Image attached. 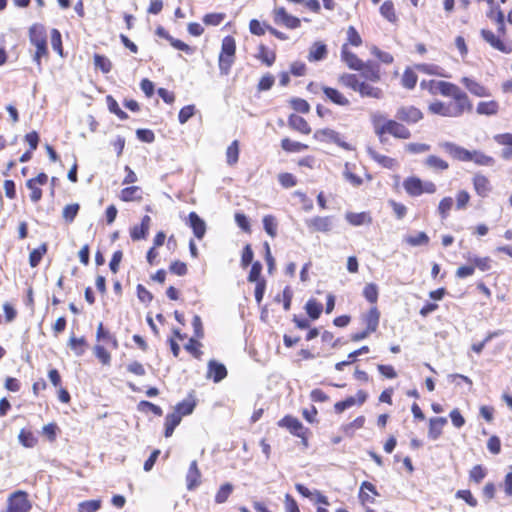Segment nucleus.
<instances>
[{
	"label": "nucleus",
	"instance_id": "obj_40",
	"mask_svg": "<svg viewBox=\"0 0 512 512\" xmlns=\"http://www.w3.org/2000/svg\"><path fill=\"white\" fill-rule=\"evenodd\" d=\"M305 309L309 317L313 320H316L320 317L321 312L323 310V306L321 303L317 302L315 299H310L307 301L305 305Z\"/></svg>",
	"mask_w": 512,
	"mask_h": 512
},
{
	"label": "nucleus",
	"instance_id": "obj_17",
	"mask_svg": "<svg viewBox=\"0 0 512 512\" xmlns=\"http://www.w3.org/2000/svg\"><path fill=\"white\" fill-rule=\"evenodd\" d=\"M201 483V472L198 468L197 462L192 461L187 475H186V486L188 490H194Z\"/></svg>",
	"mask_w": 512,
	"mask_h": 512
},
{
	"label": "nucleus",
	"instance_id": "obj_48",
	"mask_svg": "<svg viewBox=\"0 0 512 512\" xmlns=\"http://www.w3.org/2000/svg\"><path fill=\"white\" fill-rule=\"evenodd\" d=\"M235 51H236V44H235L234 38L231 36H226L222 40L220 54H225L226 56H235Z\"/></svg>",
	"mask_w": 512,
	"mask_h": 512
},
{
	"label": "nucleus",
	"instance_id": "obj_34",
	"mask_svg": "<svg viewBox=\"0 0 512 512\" xmlns=\"http://www.w3.org/2000/svg\"><path fill=\"white\" fill-rule=\"evenodd\" d=\"M368 155L378 164H380L384 168H392L395 165V160L393 158L387 157L385 155H381L376 152L371 147L367 148Z\"/></svg>",
	"mask_w": 512,
	"mask_h": 512
},
{
	"label": "nucleus",
	"instance_id": "obj_22",
	"mask_svg": "<svg viewBox=\"0 0 512 512\" xmlns=\"http://www.w3.org/2000/svg\"><path fill=\"white\" fill-rule=\"evenodd\" d=\"M473 185L476 193L480 197H486L491 191V185L488 178L482 174H476L474 176Z\"/></svg>",
	"mask_w": 512,
	"mask_h": 512
},
{
	"label": "nucleus",
	"instance_id": "obj_31",
	"mask_svg": "<svg viewBox=\"0 0 512 512\" xmlns=\"http://www.w3.org/2000/svg\"><path fill=\"white\" fill-rule=\"evenodd\" d=\"M446 423V418H430L429 437L434 440L437 439L442 434L443 427Z\"/></svg>",
	"mask_w": 512,
	"mask_h": 512
},
{
	"label": "nucleus",
	"instance_id": "obj_26",
	"mask_svg": "<svg viewBox=\"0 0 512 512\" xmlns=\"http://www.w3.org/2000/svg\"><path fill=\"white\" fill-rule=\"evenodd\" d=\"M288 123L292 129L297 130L300 133L309 134L311 132L309 124L301 116L292 114L288 119Z\"/></svg>",
	"mask_w": 512,
	"mask_h": 512
},
{
	"label": "nucleus",
	"instance_id": "obj_2",
	"mask_svg": "<svg viewBox=\"0 0 512 512\" xmlns=\"http://www.w3.org/2000/svg\"><path fill=\"white\" fill-rule=\"evenodd\" d=\"M32 508L29 495L23 490H17L7 499L6 509L2 512H30Z\"/></svg>",
	"mask_w": 512,
	"mask_h": 512
},
{
	"label": "nucleus",
	"instance_id": "obj_37",
	"mask_svg": "<svg viewBox=\"0 0 512 512\" xmlns=\"http://www.w3.org/2000/svg\"><path fill=\"white\" fill-rule=\"evenodd\" d=\"M239 159V142L234 140L226 150V162L229 166H233Z\"/></svg>",
	"mask_w": 512,
	"mask_h": 512
},
{
	"label": "nucleus",
	"instance_id": "obj_49",
	"mask_svg": "<svg viewBox=\"0 0 512 512\" xmlns=\"http://www.w3.org/2000/svg\"><path fill=\"white\" fill-rule=\"evenodd\" d=\"M486 469L482 465H475L469 471L470 481L479 484L486 477Z\"/></svg>",
	"mask_w": 512,
	"mask_h": 512
},
{
	"label": "nucleus",
	"instance_id": "obj_62",
	"mask_svg": "<svg viewBox=\"0 0 512 512\" xmlns=\"http://www.w3.org/2000/svg\"><path fill=\"white\" fill-rule=\"evenodd\" d=\"M224 19H225L224 13H209L203 17V22L206 25L217 26V25H220Z\"/></svg>",
	"mask_w": 512,
	"mask_h": 512
},
{
	"label": "nucleus",
	"instance_id": "obj_24",
	"mask_svg": "<svg viewBox=\"0 0 512 512\" xmlns=\"http://www.w3.org/2000/svg\"><path fill=\"white\" fill-rule=\"evenodd\" d=\"M461 82L472 94L478 97H485L489 95L487 89L483 85L469 77H463Z\"/></svg>",
	"mask_w": 512,
	"mask_h": 512
},
{
	"label": "nucleus",
	"instance_id": "obj_9",
	"mask_svg": "<svg viewBox=\"0 0 512 512\" xmlns=\"http://www.w3.org/2000/svg\"><path fill=\"white\" fill-rule=\"evenodd\" d=\"M378 496L379 493L374 484L369 481L361 483L358 498L363 506L374 504Z\"/></svg>",
	"mask_w": 512,
	"mask_h": 512
},
{
	"label": "nucleus",
	"instance_id": "obj_25",
	"mask_svg": "<svg viewBox=\"0 0 512 512\" xmlns=\"http://www.w3.org/2000/svg\"><path fill=\"white\" fill-rule=\"evenodd\" d=\"M367 332H375L379 325L380 312L376 307H372L367 314L364 315Z\"/></svg>",
	"mask_w": 512,
	"mask_h": 512
},
{
	"label": "nucleus",
	"instance_id": "obj_45",
	"mask_svg": "<svg viewBox=\"0 0 512 512\" xmlns=\"http://www.w3.org/2000/svg\"><path fill=\"white\" fill-rule=\"evenodd\" d=\"M405 241L409 245L416 247L428 244L429 237L425 232H418L416 235L407 236Z\"/></svg>",
	"mask_w": 512,
	"mask_h": 512
},
{
	"label": "nucleus",
	"instance_id": "obj_39",
	"mask_svg": "<svg viewBox=\"0 0 512 512\" xmlns=\"http://www.w3.org/2000/svg\"><path fill=\"white\" fill-rule=\"evenodd\" d=\"M46 252H47V244L46 243L41 244L38 248L31 251L30 255H29L30 266L33 268L38 266L42 260V257L44 256V254H46Z\"/></svg>",
	"mask_w": 512,
	"mask_h": 512
},
{
	"label": "nucleus",
	"instance_id": "obj_44",
	"mask_svg": "<svg viewBox=\"0 0 512 512\" xmlns=\"http://www.w3.org/2000/svg\"><path fill=\"white\" fill-rule=\"evenodd\" d=\"M453 199L451 197H444L438 205L437 211L442 220H445L449 216V212L453 207Z\"/></svg>",
	"mask_w": 512,
	"mask_h": 512
},
{
	"label": "nucleus",
	"instance_id": "obj_35",
	"mask_svg": "<svg viewBox=\"0 0 512 512\" xmlns=\"http://www.w3.org/2000/svg\"><path fill=\"white\" fill-rule=\"evenodd\" d=\"M19 442L26 448H33L37 445L38 439L29 429H22L18 435Z\"/></svg>",
	"mask_w": 512,
	"mask_h": 512
},
{
	"label": "nucleus",
	"instance_id": "obj_60",
	"mask_svg": "<svg viewBox=\"0 0 512 512\" xmlns=\"http://www.w3.org/2000/svg\"><path fill=\"white\" fill-rule=\"evenodd\" d=\"M430 145L425 143H408L405 150L411 154H421L430 150Z\"/></svg>",
	"mask_w": 512,
	"mask_h": 512
},
{
	"label": "nucleus",
	"instance_id": "obj_63",
	"mask_svg": "<svg viewBox=\"0 0 512 512\" xmlns=\"http://www.w3.org/2000/svg\"><path fill=\"white\" fill-rule=\"evenodd\" d=\"M284 507L286 512H300L297 501L289 493L285 494Z\"/></svg>",
	"mask_w": 512,
	"mask_h": 512
},
{
	"label": "nucleus",
	"instance_id": "obj_51",
	"mask_svg": "<svg viewBox=\"0 0 512 512\" xmlns=\"http://www.w3.org/2000/svg\"><path fill=\"white\" fill-rule=\"evenodd\" d=\"M106 103L108 109L111 113L116 114L121 120H125L128 118L127 113L120 109L117 101L110 95L106 97Z\"/></svg>",
	"mask_w": 512,
	"mask_h": 512
},
{
	"label": "nucleus",
	"instance_id": "obj_50",
	"mask_svg": "<svg viewBox=\"0 0 512 512\" xmlns=\"http://www.w3.org/2000/svg\"><path fill=\"white\" fill-rule=\"evenodd\" d=\"M363 296L365 297V299L374 304L377 302L378 300V287L376 284L374 283H369V284H366L364 289H363Z\"/></svg>",
	"mask_w": 512,
	"mask_h": 512
},
{
	"label": "nucleus",
	"instance_id": "obj_23",
	"mask_svg": "<svg viewBox=\"0 0 512 512\" xmlns=\"http://www.w3.org/2000/svg\"><path fill=\"white\" fill-rule=\"evenodd\" d=\"M405 191L412 197L422 195V180L418 177H408L403 182Z\"/></svg>",
	"mask_w": 512,
	"mask_h": 512
},
{
	"label": "nucleus",
	"instance_id": "obj_55",
	"mask_svg": "<svg viewBox=\"0 0 512 512\" xmlns=\"http://www.w3.org/2000/svg\"><path fill=\"white\" fill-rule=\"evenodd\" d=\"M51 46L59 55H63L62 37L57 29H52L51 31Z\"/></svg>",
	"mask_w": 512,
	"mask_h": 512
},
{
	"label": "nucleus",
	"instance_id": "obj_61",
	"mask_svg": "<svg viewBox=\"0 0 512 512\" xmlns=\"http://www.w3.org/2000/svg\"><path fill=\"white\" fill-rule=\"evenodd\" d=\"M201 343L194 338H191L187 344H185L184 348L191 353L195 358L200 359L202 355V351L199 349Z\"/></svg>",
	"mask_w": 512,
	"mask_h": 512
},
{
	"label": "nucleus",
	"instance_id": "obj_7",
	"mask_svg": "<svg viewBox=\"0 0 512 512\" xmlns=\"http://www.w3.org/2000/svg\"><path fill=\"white\" fill-rule=\"evenodd\" d=\"M273 19L277 25H283L289 29H295L300 26V19L288 14L284 7H277L273 10Z\"/></svg>",
	"mask_w": 512,
	"mask_h": 512
},
{
	"label": "nucleus",
	"instance_id": "obj_64",
	"mask_svg": "<svg viewBox=\"0 0 512 512\" xmlns=\"http://www.w3.org/2000/svg\"><path fill=\"white\" fill-rule=\"evenodd\" d=\"M501 487L503 488L506 496L512 499V466H509V472L505 475Z\"/></svg>",
	"mask_w": 512,
	"mask_h": 512
},
{
	"label": "nucleus",
	"instance_id": "obj_8",
	"mask_svg": "<svg viewBox=\"0 0 512 512\" xmlns=\"http://www.w3.org/2000/svg\"><path fill=\"white\" fill-rule=\"evenodd\" d=\"M395 117L408 124H415L423 118V113L414 106H401L398 108Z\"/></svg>",
	"mask_w": 512,
	"mask_h": 512
},
{
	"label": "nucleus",
	"instance_id": "obj_36",
	"mask_svg": "<svg viewBox=\"0 0 512 512\" xmlns=\"http://www.w3.org/2000/svg\"><path fill=\"white\" fill-rule=\"evenodd\" d=\"M424 163L428 168L435 171H444L449 168V164L445 160L435 155L428 156Z\"/></svg>",
	"mask_w": 512,
	"mask_h": 512
},
{
	"label": "nucleus",
	"instance_id": "obj_56",
	"mask_svg": "<svg viewBox=\"0 0 512 512\" xmlns=\"http://www.w3.org/2000/svg\"><path fill=\"white\" fill-rule=\"evenodd\" d=\"M417 83V75L410 69H406L402 76V85L407 89H413Z\"/></svg>",
	"mask_w": 512,
	"mask_h": 512
},
{
	"label": "nucleus",
	"instance_id": "obj_53",
	"mask_svg": "<svg viewBox=\"0 0 512 512\" xmlns=\"http://www.w3.org/2000/svg\"><path fill=\"white\" fill-rule=\"evenodd\" d=\"M86 341L83 337H71L69 340V347L74 351L77 356H81L85 352Z\"/></svg>",
	"mask_w": 512,
	"mask_h": 512
},
{
	"label": "nucleus",
	"instance_id": "obj_11",
	"mask_svg": "<svg viewBox=\"0 0 512 512\" xmlns=\"http://www.w3.org/2000/svg\"><path fill=\"white\" fill-rule=\"evenodd\" d=\"M439 146L443 148L452 157L460 161H470L472 151H469L461 146L456 145L452 142H443Z\"/></svg>",
	"mask_w": 512,
	"mask_h": 512
},
{
	"label": "nucleus",
	"instance_id": "obj_19",
	"mask_svg": "<svg viewBox=\"0 0 512 512\" xmlns=\"http://www.w3.org/2000/svg\"><path fill=\"white\" fill-rule=\"evenodd\" d=\"M341 58L352 70L357 71L360 68H362L363 61L359 59L356 54H354L348 49L347 44H344L341 48Z\"/></svg>",
	"mask_w": 512,
	"mask_h": 512
},
{
	"label": "nucleus",
	"instance_id": "obj_43",
	"mask_svg": "<svg viewBox=\"0 0 512 512\" xmlns=\"http://www.w3.org/2000/svg\"><path fill=\"white\" fill-rule=\"evenodd\" d=\"M281 147L283 150L287 152H300L302 150L307 149V145L300 142L292 141L289 138L282 139Z\"/></svg>",
	"mask_w": 512,
	"mask_h": 512
},
{
	"label": "nucleus",
	"instance_id": "obj_32",
	"mask_svg": "<svg viewBox=\"0 0 512 512\" xmlns=\"http://www.w3.org/2000/svg\"><path fill=\"white\" fill-rule=\"evenodd\" d=\"M346 220L353 226H361L364 224H370L372 222L370 215L366 212H349L346 214Z\"/></svg>",
	"mask_w": 512,
	"mask_h": 512
},
{
	"label": "nucleus",
	"instance_id": "obj_47",
	"mask_svg": "<svg viewBox=\"0 0 512 512\" xmlns=\"http://www.w3.org/2000/svg\"><path fill=\"white\" fill-rule=\"evenodd\" d=\"M235 56H226L225 54L219 55V70L222 75H228L231 69V66L234 63Z\"/></svg>",
	"mask_w": 512,
	"mask_h": 512
},
{
	"label": "nucleus",
	"instance_id": "obj_13",
	"mask_svg": "<svg viewBox=\"0 0 512 512\" xmlns=\"http://www.w3.org/2000/svg\"><path fill=\"white\" fill-rule=\"evenodd\" d=\"M358 71L361 72L360 77L366 81L378 82L381 79L380 67L375 62H363L362 68H360Z\"/></svg>",
	"mask_w": 512,
	"mask_h": 512
},
{
	"label": "nucleus",
	"instance_id": "obj_41",
	"mask_svg": "<svg viewBox=\"0 0 512 512\" xmlns=\"http://www.w3.org/2000/svg\"><path fill=\"white\" fill-rule=\"evenodd\" d=\"M195 407V401L193 399H185L176 405L177 416H187L191 414Z\"/></svg>",
	"mask_w": 512,
	"mask_h": 512
},
{
	"label": "nucleus",
	"instance_id": "obj_30",
	"mask_svg": "<svg viewBox=\"0 0 512 512\" xmlns=\"http://www.w3.org/2000/svg\"><path fill=\"white\" fill-rule=\"evenodd\" d=\"M120 199L125 202L138 201L142 199V190L138 186H130L122 189Z\"/></svg>",
	"mask_w": 512,
	"mask_h": 512
},
{
	"label": "nucleus",
	"instance_id": "obj_38",
	"mask_svg": "<svg viewBox=\"0 0 512 512\" xmlns=\"http://www.w3.org/2000/svg\"><path fill=\"white\" fill-rule=\"evenodd\" d=\"M233 492V485L230 483H224L220 486L215 494V502L217 504L225 503Z\"/></svg>",
	"mask_w": 512,
	"mask_h": 512
},
{
	"label": "nucleus",
	"instance_id": "obj_4",
	"mask_svg": "<svg viewBox=\"0 0 512 512\" xmlns=\"http://www.w3.org/2000/svg\"><path fill=\"white\" fill-rule=\"evenodd\" d=\"M314 138L321 142L334 143L348 151L353 150L352 145L345 142L338 132L330 128L316 130L314 132Z\"/></svg>",
	"mask_w": 512,
	"mask_h": 512
},
{
	"label": "nucleus",
	"instance_id": "obj_58",
	"mask_svg": "<svg viewBox=\"0 0 512 512\" xmlns=\"http://www.w3.org/2000/svg\"><path fill=\"white\" fill-rule=\"evenodd\" d=\"M455 496L456 498L464 500L471 507H476L478 505L477 499L468 489L458 490Z\"/></svg>",
	"mask_w": 512,
	"mask_h": 512
},
{
	"label": "nucleus",
	"instance_id": "obj_27",
	"mask_svg": "<svg viewBox=\"0 0 512 512\" xmlns=\"http://www.w3.org/2000/svg\"><path fill=\"white\" fill-rule=\"evenodd\" d=\"M338 81L341 85L352 89L355 92L359 91L361 82L359 76L356 74L344 73L339 76Z\"/></svg>",
	"mask_w": 512,
	"mask_h": 512
},
{
	"label": "nucleus",
	"instance_id": "obj_21",
	"mask_svg": "<svg viewBox=\"0 0 512 512\" xmlns=\"http://www.w3.org/2000/svg\"><path fill=\"white\" fill-rule=\"evenodd\" d=\"M494 141L498 143L499 145L505 146V148L502 150V157L504 159H511L512 158V134L510 133H504V134H497L494 137Z\"/></svg>",
	"mask_w": 512,
	"mask_h": 512
},
{
	"label": "nucleus",
	"instance_id": "obj_33",
	"mask_svg": "<svg viewBox=\"0 0 512 512\" xmlns=\"http://www.w3.org/2000/svg\"><path fill=\"white\" fill-rule=\"evenodd\" d=\"M327 55V47L324 43L316 42L313 44V46L310 49L308 60L313 61H320L324 59Z\"/></svg>",
	"mask_w": 512,
	"mask_h": 512
},
{
	"label": "nucleus",
	"instance_id": "obj_5",
	"mask_svg": "<svg viewBox=\"0 0 512 512\" xmlns=\"http://www.w3.org/2000/svg\"><path fill=\"white\" fill-rule=\"evenodd\" d=\"M376 132L379 135L388 133L399 139H408L411 136L409 129L395 120L386 121Z\"/></svg>",
	"mask_w": 512,
	"mask_h": 512
},
{
	"label": "nucleus",
	"instance_id": "obj_16",
	"mask_svg": "<svg viewBox=\"0 0 512 512\" xmlns=\"http://www.w3.org/2000/svg\"><path fill=\"white\" fill-rule=\"evenodd\" d=\"M481 35L483 39L489 43L494 49H497L503 53H510L512 51L511 46L505 44L499 37H497L492 31L482 29Z\"/></svg>",
	"mask_w": 512,
	"mask_h": 512
},
{
	"label": "nucleus",
	"instance_id": "obj_3",
	"mask_svg": "<svg viewBox=\"0 0 512 512\" xmlns=\"http://www.w3.org/2000/svg\"><path fill=\"white\" fill-rule=\"evenodd\" d=\"M278 425L287 428L291 434L301 438L304 448L308 447L309 430L297 418H281Z\"/></svg>",
	"mask_w": 512,
	"mask_h": 512
},
{
	"label": "nucleus",
	"instance_id": "obj_59",
	"mask_svg": "<svg viewBox=\"0 0 512 512\" xmlns=\"http://www.w3.org/2000/svg\"><path fill=\"white\" fill-rule=\"evenodd\" d=\"M59 431V427L56 423L52 422L45 425L42 428V434L50 441L53 442L56 440L57 433Z\"/></svg>",
	"mask_w": 512,
	"mask_h": 512
},
{
	"label": "nucleus",
	"instance_id": "obj_46",
	"mask_svg": "<svg viewBox=\"0 0 512 512\" xmlns=\"http://www.w3.org/2000/svg\"><path fill=\"white\" fill-rule=\"evenodd\" d=\"M381 15L389 22L394 23L397 20L394 5L391 1H385L380 7Z\"/></svg>",
	"mask_w": 512,
	"mask_h": 512
},
{
	"label": "nucleus",
	"instance_id": "obj_18",
	"mask_svg": "<svg viewBox=\"0 0 512 512\" xmlns=\"http://www.w3.org/2000/svg\"><path fill=\"white\" fill-rule=\"evenodd\" d=\"M29 39L34 46L47 43L46 29L42 24H33L29 29Z\"/></svg>",
	"mask_w": 512,
	"mask_h": 512
},
{
	"label": "nucleus",
	"instance_id": "obj_6",
	"mask_svg": "<svg viewBox=\"0 0 512 512\" xmlns=\"http://www.w3.org/2000/svg\"><path fill=\"white\" fill-rule=\"evenodd\" d=\"M440 87V94L443 96H450L454 102L464 103L465 105H472L467 94L463 92L457 85L442 81L438 84Z\"/></svg>",
	"mask_w": 512,
	"mask_h": 512
},
{
	"label": "nucleus",
	"instance_id": "obj_1",
	"mask_svg": "<svg viewBox=\"0 0 512 512\" xmlns=\"http://www.w3.org/2000/svg\"><path fill=\"white\" fill-rule=\"evenodd\" d=\"M472 105H465L459 102H441L435 101L428 106V110L432 114L443 117L456 118L460 117L464 111H471Z\"/></svg>",
	"mask_w": 512,
	"mask_h": 512
},
{
	"label": "nucleus",
	"instance_id": "obj_28",
	"mask_svg": "<svg viewBox=\"0 0 512 512\" xmlns=\"http://www.w3.org/2000/svg\"><path fill=\"white\" fill-rule=\"evenodd\" d=\"M358 93L361 97H369L374 99L383 98V91L378 87H374L368 84L366 81L361 82Z\"/></svg>",
	"mask_w": 512,
	"mask_h": 512
},
{
	"label": "nucleus",
	"instance_id": "obj_29",
	"mask_svg": "<svg viewBox=\"0 0 512 512\" xmlns=\"http://www.w3.org/2000/svg\"><path fill=\"white\" fill-rule=\"evenodd\" d=\"M499 104L496 101H481L478 103L476 112L480 115L493 116L498 113Z\"/></svg>",
	"mask_w": 512,
	"mask_h": 512
},
{
	"label": "nucleus",
	"instance_id": "obj_20",
	"mask_svg": "<svg viewBox=\"0 0 512 512\" xmlns=\"http://www.w3.org/2000/svg\"><path fill=\"white\" fill-rule=\"evenodd\" d=\"M325 96L333 103L339 106H348L349 100L337 89L328 86H321Z\"/></svg>",
	"mask_w": 512,
	"mask_h": 512
},
{
	"label": "nucleus",
	"instance_id": "obj_10",
	"mask_svg": "<svg viewBox=\"0 0 512 512\" xmlns=\"http://www.w3.org/2000/svg\"><path fill=\"white\" fill-rule=\"evenodd\" d=\"M310 232H329L332 229L333 221L330 216H315L305 220Z\"/></svg>",
	"mask_w": 512,
	"mask_h": 512
},
{
	"label": "nucleus",
	"instance_id": "obj_52",
	"mask_svg": "<svg viewBox=\"0 0 512 512\" xmlns=\"http://www.w3.org/2000/svg\"><path fill=\"white\" fill-rule=\"evenodd\" d=\"M263 227L268 235L275 237L277 234V221L274 216L266 215L263 218Z\"/></svg>",
	"mask_w": 512,
	"mask_h": 512
},
{
	"label": "nucleus",
	"instance_id": "obj_42",
	"mask_svg": "<svg viewBox=\"0 0 512 512\" xmlns=\"http://www.w3.org/2000/svg\"><path fill=\"white\" fill-rule=\"evenodd\" d=\"M470 161L482 166H492L494 164V159L491 156L477 150L472 151Z\"/></svg>",
	"mask_w": 512,
	"mask_h": 512
},
{
	"label": "nucleus",
	"instance_id": "obj_57",
	"mask_svg": "<svg viewBox=\"0 0 512 512\" xmlns=\"http://www.w3.org/2000/svg\"><path fill=\"white\" fill-rule=\"evenodd\" d=\"M79 209H80V206L76 203L66 205L64 207L63 213H62V216L65 219V221L71 223L77 216Z\"/></svg>",
	"mask_w": 512,
	"mask_h": 512
},
{
	"label": "nucleus",
	"instance_id": "obj_15",
	"mask_svg": "<svg viewBox=\"0 0 512 512\" xmlns=\"http://www.w3.org/2000/svg\"><path fill=\"white\" fill-rule=\"evenodd\" d=\"M227 376V369L224 364L216 360L208 362V371L206 377L212 379L215 383L222 381Z\"/></svg>",
	"mask_w": 512,
	"mask_h": 512
},
{
	"label": "nucleus",
	"instance_id": "obj_14",
	"mask_svg": "<svg viewBox=\"0 0 512 512\" xmlns=\"http://www.w3.org/2000/svg\"><path fill=\"white\" fill-rule=\"evenodd\" d=\"M187 224L192 229L193 234L197 239L201 240L205 236L206 223L196 212L189 213Z\"/></svg>",
	"mask_w": 512,
	"mask_h": 512
},
{
	"label": "nucleus",
	"instance_id": "obj_54",
	"mask_svg": "<svg viewBox=\"0 0 512 512\" xmlns=\"http://www.w3.org/2000/svg\"><path fill=\"white\" fill-rule=\"evenodd\" d=\"M257 57L265 63L267 66H271L275 61V54L273 52H269L266 46H259V53Z\"/></svg>",
	"mask_w": 512,
	"mask_h": 512
},
{
	"label": "nucleus",
	"instance_id": "obj_12",
	"mask_svg": "<svg viewBox=\"0 0 512 512\" xmlns=\"http://www.w3.org/2000/svg\"><path fill=\"white\" fill-rule=\"evenodd\" d=\"M366 400V393L362 390L358 391L355 396L347 397L343 401H339L334 405L335 412L337 414L343 413L346 409L355 406L361 405Z\"/></svg>",
	"mask_w": 512,
	"mask_h": 512
}]
</instances>
